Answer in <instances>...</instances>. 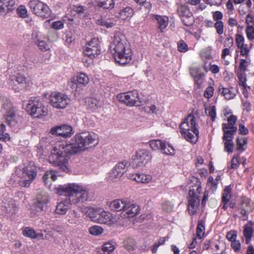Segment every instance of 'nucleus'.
Masks as SVG:
<instances>
[{"mask_svg": "<svg viewBox=\"0 0 254 254\" xmlns=\"http://www.w3.org/2000/svg\"><path fill=\"white\" fill-rule=\"evenodd\" d=\"M77 81L79 84L86 85L89 82L88 76L84 73H80L77 76Z\"/></svg>", "mask_w": 254, "mask_h": 254, "instance_id": "obj_40", "label": "nucleus"}, {"mask_svg": "<svg viewBox=\"0 0 254 254\" xmlns=\"http://www.w3.org/2000/svg\"><path fill=\"white\" fill-rule=\"evenodd\" d=\"M231 188L229 186L225 187L222 195V201L224 203H227L231 198Z\"/></svg>", "mask_w": 254, "mask_h": 254, "instance_id": "obj_43", "label": "nucleus"}, {"mask_svg": "<svg viewBox=\"0 0 254 254\" xmlns=\"http://www.w3.org/2000/svg\"><path fill=\"white\" fill-rule=\"evenodd\" d=\"M237 118L236 116L234 115L230 116V117L228 118V124H222V130H237V127L235 126Z\"/></svg>", "mask_w": 254, "mask_h": 254, "instance_id": "obj_26", "label": "nucleus"}, {"mask_svg": "<svg viewBox=\"0 0 254 254\" xmlns=\"http://www.w3.org/2000/svg\"><path fill=\"white\" fill-rule=\"evenodd\" d=\"M84 54L91 59H93L100 54L99 41L96 38H93L85 46Z\"/></svg>", "mask_w": 254, "mask_h": 254, "instance_id": "obj_11", "label": "nucleus"}, {"mask_svg": "<svg viewBox=\"0 0 254 254\" xmlns=\"http://www.w3.org/2000/svg\"><path fill=\"white\" fill-rule=\"evenodd\" d=\"M254 202L249 198H243L242 200L241 206L239 208L240 212L245 215L247 212L251 211L254 209Z\"/></svg>", "mask_w": 254, "mask_h": 254, "instance_id": "obj_22", "label": "nucleus"}, {"mask_svg": "<svg viewBox=\"0 0 254 254\" xmlns=\"http://www.w3.org/2000/svg\"><path fill=\"white\" fill-rule=\"evenodd\" d=\"M133 9L130 7H126L122 9L120 12V17L125 20L128 17H131L133 15Z\"/></svg>", "mask_w": 254, "mask_h": 254, "instance_id": "obj_35", "label": "nucleus"}, {"mask_svg": "<svg viewBox=\"0 0 254 254\" xmlns=\"http://www.w3.org/2000/svg\"><path fill=\"white\" fill-rule=\"evenodd\" d=\"M127 201L122 199H116L112 201L109 205L111 210L120 211H124Z\"/></svg>", "mask_w": 254, "mask_h": 254, "instance_id": "obj_24", "label": "nucleus"}, {"mask_svg": "<svg viewBox=\"0 0 254 254\" xmlns=\"http://www.w3.org/2000/svg\"><path fill=\"white\" fill-rule=\"evenodd\" d=\"M201 190V187L198 186L196 189L192 188L189 190L188 209L190 215L195 214L198 210L200 202L199 194Z\"/></svg>", "mask_w": 254, "mask_h": 254, "instance_id": "obj_6", "label": "nucleus"}, {"mask_svg": "<svg viewBox=\"0 0 254 254\" xmlns=\"http://www.w3.org/2000/svg\"><path fill=\"white\" fill-rule=\"evenodd\" d=\"M85 210H86L85 212V214L90 217L92 221L97 222L99 209H95L91 207H86L85 208Z\"/></svg>", "mask_w": 254, "mask_h": 254, "instance_id": "obj_32", "label": "nucleus"}, {"mask_svg": "<svg viewBox=\"0 0 254 254\" xmlns=\"http://www.w3.org/2000/svg\"><path fill=\"white\" fill-rule=\"evenodd\" d=\"M154 19H156L158 24V28L161 32H163L168 24V19L167 17H162L156 15L153 16Z\"/></svg>", "mask_w": 254, "mask_h": 254, "instance_id": "obj_28", "label": "nucleus"}, {"mask_svg": "<svg viewBox=\"0 0 254 254\" xmlns=\"http://www.w3.org/2000/svg\"><path fill=\"white\" fill-rule=\"evenodd\" d=\"M29 5L35 14L44 18L47 17L48 7L46 3L39 0H31L29 2Z\"/></svg>", "mask_w": 254, "mask_h": 254, "instance_id": "obj_10", "label": "nucleus"}, {"mask_svg": "<svg viewBox=\"0 0 254 254\" xmlns=\"http://www.w3.org/2000/svg\"><path fill=\"white\" fill-rule=\"evenodd\" d=\"M115 249V246L111 241L108 242L103 245L102 247L98 249L99 254H110Z\"/></svg>", "mask_w": 254, "mask_h": 254, "instance_id": "obj_27", "label": "nucleus"}, {"mask_svg": "<svg viewBox=\"0 0 254 254\" xmlns=\"http://www.w3.org/2000/svg\"><path fill=\"white\" fill-rule=\"evenodd\" d=\"M15 7V0H0V15L5 14Z\"/></svg>", "mask_w": 254, "mask_h": 254, "instance_id": "obj_18", "label": "nucleus"}, {"mask_svg": "<svg viewBox=\"0 0 254 254\" xmlns=\"http://www.w3.org/2000/svg\"><path fill=\"white\" fill-rule=\"evenodd\" d=\"M98 213L97 223L111 225L117 223L118 221V218L110 212L99 209Z\"/></svg>", "mask_w": 254, "mask_h": 254, "instance_id": "obj_15", "label": "nucleus"}, {"mask_svg": "<svg viewBox=\"0 0 254 254\" xmlns=\"http://www.w3.org/2000/svg\"><path fill=\"white\" fill-rule=\"evenodd\" d=\"M50 132L53 135L67 138L70 137L73 134L74 131L71 126L63 124L52 127Z\"/></svg>", "mask_w": 254, "mask_h": 254, "instance_id": "obj_12", "label": "nucleus"}, {"mask_svg": "<svg viewBox=\"0 0 254 254\" xmlns=\"http://www.w3.org/2000/svg\"><path fill=\"white\" fill-rule=\"evenodd\" d=\"M178 14L182 22L186 26H190L193 22V18L191 12L187 6L182 5L178 9Z\"/></svg>", "mask_w": 254, "mask_h": 254, "instance_id": "obj_16", "label": "nucleus"}, {"mask_svg": "<svg viewBox=\"0 0 254 254\" xmlns=\"http://www.w3.org/2000/svg\"><path fill=\"white\" fill-rule=\"evenodd\" d=\"M23 234L24 236L34 239L37 237V234L35 231L30 228L26 227L23 231Z\"/></svg>", "mask_w": 254, "mask_h": 254, "instance_id": "obj_44", "label": "nucleus"}, {"mask_svg": "<svg viewBox=\"0 0 254 254\" xmlns=\"http://www.w3.org/2000/svg\"><path fill=\"white\" fill-rule=\"evenodd\" d=\"M224 141V150L226 152L232 153L233 151V148L234 146L233 139Z\"/></svg>", "mask_w": 254, "mask_h": 254, "instance_id": "obj_47", "label": "nucleus"}, {"mask_svg": "<svg viewBox=\"0 0 254 254\" xmlns=\"http://www.w3.org/2000/svg\"><path fill=\"white\" fill-rule=\"evenodd\" d=\"M4 208L6 212L14 214L18 210L17 206L15 201L12 199L8 201V203L5 204Z\"/></svg>", "mask_w": 254, "mask_h": 254, "instance_id": "obj_33", "label": "nucleus"}, {"mask_svg": "<svg viewBox=\"0 0 254 254\" xmlns=\"http://www.w3.org/2000/svg\"><path fill=\"white\" fill-rule=\"evenodd\" d=\"M124 246L128 251L132 252L136 248V244L133 239L128 238L125 241Z\"/></svg>", "mask_w": 254, "mask_h": 254, "instance_id": "obj_38", "label": "nucleus"}, {"mask_svg": "<svg viewBox=\"0 0 254 254\" xmlns=\"http://www.w3.org/2000/svg\"><path fill=\"white\" fill-rule=\"evenodd\" d=\"M97 135L94 132H84L76 134L72 139V143L58 142L49 156V162L60 166L66 162V157L84 152L97 145Z\"/></svg>", "mask_w": 254, "mask_h": 254, "instance_id": "obj_1", "label": "nucleus"}, {"mask_svg": "<svg viewBox=\"0 0 254 254\" xmlns=\"http://www.w3.org/2000/svg\"><path fill=\"white\" fill-rule=\"evenodd\" d=\"M128 166L126 161L118 163L109 172V179L113 181L119 180L127 171Z\"/></svg>", "mask_w": 254, "mask_h": 254, "instance_id": "obj_9", "label": "nucleus"}, {"mask_svg": "<svg viewBox=\"0 0 254 254\" xmlns=\"http://www.w3.org/2000/svg\"><path fill=\"white\" fill-rule=\"evenodd\" d=\"M16 173L21 178H24L25 175L29 178L20 183L22 187L28 188L37 176L36 168L34 163H30L27 166H19L16 168Z\"/></svg>", "mask_w": 254, "mask_h": 254, "instance_id": "obj_5", "label": "nucleus"}, {"mask_svg": "<svg viewBox=\"0 0 254 254\" xmlns=\"http://www.w3.org/2000/svg\"><path fill=\"white\" fill-rule=\"evenodd\" d=\"M117 98L120 102L129 107L139 106L141 103L138 93L136 90L119 94Z\"/></svg>", "mask_w": 254, "mask_h": 254, "instance_id": "obj_7", "label": "nucleus"}, {"mask_svg": "<svg viewBox=\"0 0 254 254\" xmlns=\"http://www.w3.org/2000/svg\"><path fill=\"white\" fill-rule=\"evenodd\" d=\"M131 179L138 183L147 184L151 182L152 177L149 174L137 173L132 174Z\"/></svg>", "mask_w": 254, "mask_h": 254, "instance_id": "obj_20", "label": "nucleus"}, {"mask_svg": "<svg viewBox=\"0 0 254 254\" xmlns=\"http://www.w3.org/2000/svg\"><path fill=\"white\" fill-rule=\"evenodd\" d=\"M17 13L19 16L26 17L27 16V9L23 5L19 6L17 9Z\"/></svg>", "mask_w": 254, "mask_h": 254, "instance_id": "obj_57", "label": "nucleus"}, {"mask_svg": "<svg viewBox=\"0 0 254 254\" xmlns=\"http://www.w3.org/2000/svg\"><path fill=\"white\" fill-rule=\"evenodd\" d=\"M218 91L220 94L224 96L227 100H230L236 96L233 88H224L222 85H220L218 88Z\"/></svg>", "mask_w": 254, "mask_h": 254, "instance_id": "obj_25", "label": "nucleus"}, {"mask_svg": "<svg viewBox=\"0 0 254 254\" xmlns=\"http://www.w3.org/2000/svg\"><path fill=\"white\" fill-rule=\"evenodd\" d=\"M45 107L42 101L36 100H30L26 106V111H44Z\"/></svg>", "mask_w": 254, "mask_h": 254, "instance_id": "obj_19", "label": "nucleus"}, {"mask_svg": "<svg viewBox=\"0 0 254 254\" xmlns=\"http://www.w3.org/2000/svg\"><path fill=\"white\" fill-rule=\"evenodd\" d=\"M104 232L103 228L97 225L91 226L89 229V234L93 236H98L102 235Z\"/></svg>", "mask_w": 254, "mask_h": 254, "instance_id": "obj_36", "label": "nucleus"}, {"mask_svg": "<svg viewBox=\"0 0 254 254\" xmlns=\"http://www.w3.org/2000/svg\"><path fill=\"white\" fill-rule=\"evenodd\" d=\"M178 49L180 52L185 53L188 50V47L184 41L181 40L178 43Z\"/></svg>", "mask_w": 254, "mask_h": 254, "instance_id": "obj_52", "label": "nucleus"}, {"mask_svg": "<svg viewBox=\"0 0 254 254\" xmlns=\"http://www.w3.org/2000/svg\"><path fill=\"white\" fill-rule=\"evenodd\" d=\"M248 62L246 60L241 59L239 67V70L245 72L248 66Z\"/></svg>", "mask_w": 254, "mask_h": 254, "instance_id": "obj_61", "label": "nucleus"}, {"mask_svg": "<svg viewBox=\"0 0 254 254\" xmlns=\"http://www.w3.org/2000/svg\"><path fill=\"white\" fill-rule=\"evenodd\" d=\"M5 120L7 123L10 126H14L17 123L15 114L14 112H7L5 115Z\"/></svg>", "mask_w": 254, "mask_h": 254, "instance_id": "obj_39", "label": "nucleus"}, {"mask_svg": "<svg viewBox=\"0 0 254 254\" xmlns=\"http://www.w3.org/2000/svg\"><path fill=\"white\" fill-rule=\"evenodd\" d=\"M51 105L57 109H64L70 103V99L62 93H53L50 95Z\"/></svg>", "mask_w": 254, "mask_h": 254, "instance_id": "obj_8", "label": "nucleus"}, {"mask_svg": "<svg viewBox=\"0 0 254 254\" xmlns=\"http://www.w3.org/2000/svg\"><path fill=\"white\" fill-rule=\"evenodd\" d=\"M181 133L184 137L192 143H195L198 138V130L196 127V117L189 114L180 125Z\"/></svg>", "mask_w": 254, "mask_h": 254, "instance_id": "obj_4", "label": "nucleus"}, {"mask_svg": "<svg viewBox=\"0 0 254 254\" xmlns=\"http://www.w3.org/2000/svg\"><path fill=\"white\" fill-rule=\"evenodd\" d=\"M190 73L191 75L193 77L199 75L200 73H202L200 71V67L199 66H195L191 67L190 68Z\"/></svg>", "mask_w": 254, "mask_h": 254, "instance_id": "obj_56", "label": "nucleus"}, {"mask_svg": "<svg viewBox=\"0 0 254 254\" xmlns=\"http://www.w3.org/2000/svg\"><path fill=\"white\" fill-rule=\"evenodd\" d=\"M223 131V139L224 140H230V139H233L234 134L237 130L232 131L228 130H222Z\"/></svg>", "mask_w": 254, "mask_h": 254, "instance_id": "obj_45", "label": "nucleus"}, {"mask_svg": "<svg viewBox=\"0 0 254 254\" xmlns=\"http://www.w3.org/2000/svg\"><path fill=\"white\" fill-rule=\"evenodd\" d=\"M213 19L214 20L217 21H221L223 14L220 11H215L212 13Z\"/></svg>", "mask_w": 254, "mask_h": 254, "instance_id": "obj_60", "label": "nucleus"}, {"mask_svg": "<svg viewBox=\"0 0 254 254\" xmlns=\"http://www.w3.org/2000/svg\"><path fill=\"white\" fill-rule=\"evenodd\" d=\"M98 5L105 9H112L114 7V0H99Z\"/></svg>", "mask_w": 254, "mask_h": 254, "instance_id": "obj_37", "label": "nucleus"}, {"mask_svg": "<svg viewBox=\"0 0 254 254\" xmlns=\"http://www.w3.org/2000/svg\"><path fill=\"white\" fill-rule=\"evenodd\" d=\"M243 235L246 244H249L254 236V224L250 221L243 227Z\"/></svg>", "mask_w": 254, "mask_h": 254, "instance_id": "obj_17", "label": "nucleus"}, {"mask_svg": "<svg viewBox=\"0 0 254 254\" xmlns=\"http://www.w3.org/2000/svg\"><path fill=\"white\" fill-rule=\"evenodd\" d=\"M214 93V89L212 86H209L207 87L204 91L203 95L205 98H207L208 99L211 98Z\"/></svg>", "mask_w": 254, "mask_h": 254, "instance_id": "obj_59", "label": "nucleus"}, {"mask_svg": "<svg viewBox=\"0 0 254 254\" xmlns=\"http://www.w3.org/2000/svg\"><path fill=\"white\" fill-rule=\"evenodd\" d=\"M216 32L219 35H221L224 32V24L222 21H217L214 25Z\"/></svg>", "mask_w": 254, "mask_h": 254, "instance_id": "obj_49", "label": "nucleus"}, {"mask_svg": "<svg viewBox=\"0 0 254 254\" xmlns=\"http://www.w3.org/2000/svg\"><path fill=\"white\" fill-rule=\"evenodd\" d=\"M204 74L203 73H200L196 76L193 77L195 83L199 87L200 86L203 81V77Z\"/></svg>", "mask_w": 254, "mask_h": 254, "instance_id": "obj_58", "label": "nucleus"}, {"mask_svg": "<svg viewBox=\"0 0 254 254\" xmlns=\"http://www.w3.org/2000/svg\"><path fill=\"white\" fill-rule=\"evenodd\" d=\"M164 141L160 140H152L149 142L150 147L153 150H160Z\"/></svg>", "mask_w": 254, "mask_h": 254, "instance_id": "obj_42", "label": "nucleus"}, {"mask_svg": "<svg viewBox=\"0 0 254 254\" xmlns=\"http://www.w3.org/2000/svg\"><path fill=\"white\" fill-rule=\"evenodd\" d=\"M0 102L1 103V110L6 111H14V107L13 106L11 102L8 99L4 97L0 98Z\"/></svg>", "mask_w": 254, "mask_h": 254, "instance_id": "obj_31", "label": "nucleus"}, {"mask_svg": "<svg viewBox=\"0 0 254 254\" xmlns=\"http://www.w3.org/2000/svg\"><path fill=\"white\" fill-rule=\"evenodd\" d=\"M132 159L136 167L139 168L145 166L150 161V157L147 150L141 149L136 152Z\"/></svg>", "mask_w": 254, "mask_h": 254, "instance_id": "obj_13", "label": "nucleus"}, {"mask_svg": "<svg viewBox=\"0 0 254 254\" xmlns=\"http://www.w3.org/2000/svg\"><path fill=\"white\" fill-rule=\"evenodd\" d=\"M14 78H15V81L19 85V88L20 89H26L28 87L29 80L21 73H18Z\"/></svg>", "mask_w": 254, "mask_h": 254, "instance_id": "obj_29", "label": "nucleus"}, {"mask_svg": "<svg viewBox=\"0 0 254 254\" xmlns=\"http://www.w3.org/2000/svg\"><path fill=\"white\" fill-rule=\"evenodd\" d=\"M110 49L115 61L120 65H125L131 60V50L124 35L116 33L111 44Z\"/></svg>", "mask_w": 254, "mask_h": 254, "instance_id": "obj_3", "label": "nucleus"}, {"mask_svg": "<svg viewBox=\"0 0 254 254\" xmlns=\"http://www.w3.org/2000/svg\"><path fill=\"white\" fill-rule=\"evenodd\" d=\"M64 23L62 21H57L52 23V26L55 30L62 29L64 28Z\"/></svg>", "mask_w": 254, "mask_h": 254, "instance_id": "obj_62", "label": "nucleus"}, {"mask_svg": "<svg viewBox=\"0 0 254 254\" xmlns=\"http://www.w3.org/2000/svg\"><path fill=\"white\" fill-rule=\"evenodd\" d=\"M37 207L41 210H46L47 208V202L48 196L46 192H42L39 193L37 196Z\"/></svg>", "mask_w": 254, "mask_h": 254, "instance_id": "obj_23", "label": "nucleus"}, {"mask_svg": "<svg viewBox=\"0 0 254 254\" xmlns=\"http://www.w3.org/2000/svg\"><path fill=\"white\" fill-rule=\"evenodd\" d=\"M231 247L236 253H239L242 250V246L239 240L231 242Z\"/></svg>", "mask_w": 254, "mask_h": 254, "instance_id": "obj_48", "label": "nucleus"}, {"mask_svg": "<svg viewBox=\"0 0 254 254\" xmlns=\"http://www.w3.org/2000/svg\"><path fill=\"white\" fill-rule=\"evenodd\" d=\"M57 193L65 197V200L57 204L56 209L57 213L62 215L67 212L70 205L77 206L87 201L89 193L85 187L75 183L60 186L57 189Z\"/></svg>", "mask_w": 254, "mask_h": 254, "instance_id": "obj_2", "label": "nucleus"}, {"mask_svg": "<svg viewBox=\"0 0 254 254\" xmlns=\"http://www.w3.org/2000/svg\"><path fill=\"white\" fill-rule=\"evenodd\" d=\"M240 48V53L242 56H247L249 53V49L247 44L244 45V46L239 47Z\"/></svg>", "mask_w": 254, "mask_h": 254, "instance_id": "obj_64", "label": "nucleus"}, {"mask_svg": "<svg viewBox=\"0 0 254 254\" xmlns=\"http://www.w3.org/2000/svg\"><path fill=\"white\" fill-rule=\"evenodd\" d=\"M32 37L35 44L38 46L40 50L42 51H47V44L46 41L43 39L45 38V37H43L41 34H39L36 32H33L32 34Z\"/></svg>", "mask_w": 254, "mask_h": 254, "instance_id": "obj_21", "label": "nucleus"}, {"mask_svg": "<svg viewBox=\"0 0 254 254\" xmlns=\"http://www.w3.org/2000/svg\"><path fill=\"white\" fill-rule=\"evenodd\" d=\"M239 155H235L231 160L230 168L231 169H236L239 166Z\"/></svg>", "mask_w": 254, "mask_h": 254, "instance_id": "obj_54", "label": "nucleus"}, {"mask_svg": "<svg viewBox=\"0 0 254 254\" xmlns=\"http://www.w3.org/2000/svg\"><path fill=\"white\" fill-rule=\"evenodd\" d=\"M247 37L249 40L252 41L254 40V27L252 26H247L246 29Z\"/></svg>", "mask_w": 254, "mask_h": 254, "instance_id": "obj_46", "label": "nucleus"}, {"mask_svg": "<svg viewBox=\"0 0 254 254\" xmlns=\"http://www.w3.org/2000/svg\"><path fill=\"white\" fill-rule=\"evenodd\" d=\"M173 208L172 203L170 201H165L162 204V209L165 212H171Z\"/></svg>", "mask_w": 254, "mask_h": 254, "instance_id": "obj_55", "label": "nucleus"}, {"mask_svg": "<svg viewBox=\"0 0 254 254\" xmlns=\"http://www.w3.org/2000/svg\"><path fill=\"white\" fill-rule=\"evenodd\" d=\"M160 150L165 155L174 156L175 154V150L173 147L165 142H163Z\"/></svg>", "mask_w": 254, "mask_h": 254, "instance_id": "obj_30", "label": "nucleus"}, {"mask_svg": "<svg viewBox=\"0 0 254 254\" xmlns=\"http://www.w3.org/2000/svg\"><path fill=\"white\" fill-rule=\"evenodd\" d=\"M247 143V139L246 137H238L237 138V149L243 151L245 150L244 146Z\"/></svg>", "mask_w": 254, "mask_h": 254, "instance_id": "obj_41", "label": "nucleus"}, {"mask_svg": "<svg viewBox=\"0 0 254 254\" xmlns=\"http://www.w3.org/2000/svg\"><path fill=\"white\" fill-rule=\"evenodd\" d=\"M140 211L139 206L135 203L127 201L124 211L120 213V217L127 219L137 215Z\"/></svg>", "mask_w": 254, "mask_h": 254, "instance_id": "obj_14", "label": "nucleus"}, {"mask_svg": "<svg viewBox=\"0 0 254 254\" xmlns=\"http://www.w3.org/2000/svg\"><path fill=\"white\" fill-rule=\"evenodd\" d=\"M226 237L229 241H231V242L235 241L237 240V231L235 230L230 231L227 233Z\"/></svg>", "mask_w": 254, "mask_h": 254, "instance_id": "obj_51", "label": "nucleus"}, {"mask_svg": "<svg viewBox=\"0 0 254 254\" xmlns=\"http://www.w3.org/2000/svg\"><path fill=\"white\" fill-rule=\"evenodd\" d=\"M89 103V109L91 110H96L98 109L97 105L98 101L96 99H89L88 100Z\"/></svg>", "mask_w": 254, "mask_h": 254, "instance_id": "obj_50", "label": "nucleus"}, {"mask_svg": "<svg viewBox=\"0 0 254 254\" xmlns=\"http://www.w3.org/2000/svg\"><path fill=\"white\" fill-rule=\"evenodd\" d=\"M245 38L241 34H237L236 36V43L238 48L244 46L245 44Z\"/></svg>", "mask_w": 254, "mask_h": 254, "instance_id": "obj_53", "label": "nucleus"}, {"mask_svg": "<svg viewBox=\"0 0 254 254\" xmlns=\"http://www.w3.org/2000/svg\"><path fill=\"white\" fill-rule=\"evenodd\" d=\"M246 23L247 26H252L254 27V18L250 14H248L246 16Z\"/></svg>", "mask_w": 254, "mask_h": 254, "instance_id": "obj_63", "label": "nucleus"}, {"mask_svg": "<svg viewBox=\"0 0 254 254\" xmlns=\"http://www.w3.org/2000/svg\"><path fill=\"white\" fill-rule=\"evenodd\" d=\"M204 221L202 220L198 222L196 228V235L198 240H201L204 236Z\"/></svg>", "mask_w": 254, "mask_h": 254, "instance_id": "obj_34", "label": "nucleus"}]
</instances>
